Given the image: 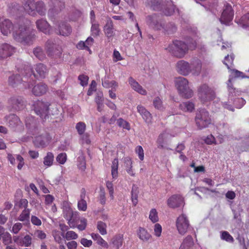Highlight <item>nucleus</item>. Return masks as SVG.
Listing matches in <instances>:
<instances>
[{"label":"nucleus","instance_id":"f257e3e1","mask_svg":"<svg viewBox=\"0 0 249 249\" xmlns=\"http://www.w3.org/2000/svg\"><path fill=\"white\" fill-rule=\"evenodd\" d=\"M30 21L26 19H23L19 21L18 29L14 31L13 36L18 42L23 44L33 43L36 39L34 31L30 28Z\"/></svg>","mask_w":249,"mask_h":249},{"label":"nucleus","instance_id":"f03ea898","mask_svg":"<svg viewBox=\"0 0 249 249\" xmlns=\"http://www.w3.org/2000/svg\"><path fill=\"white\" fill-rule=\"evenodd\" d=\"M196 47V43L192 39L186 40H175L166 49L173 56L182 58L187 53L189 49L194 50Z\"/></svg>","mask_w":249,"mask_h":249},{"label":"nucleus","instance_id":"7ed1b4c3","mask_svg":"<svg viewBox=\"0 0 249 249\" xmlns=\"http://www.w3.org/2000/svg\"><path fill=\"white\" fill-rule=\"evenodd\" d=\"M23 8L29 15L35 16L38 13L39 15L45 16L46 9L43 2L35 1V0H23Z\"/></svg>","mask_w":249,"mask_h":249},{"label":"nucleus","instance_id":"20e7f679","mask_svg":"<svg viewBox=\"0 0 249 249\" xmlns=\"http://www.w3.org/2000/svg\"><path fill=\"white\" fill-rule=\"evenodd\" d=\"M175 86L179 94L183 98L189 99L193 95V90L189 88L188 80L183 77H177L175 80Z\"/></svg>","mask_w":249,"mask_h":249},{"label":"nucleus","instance_id":"39448f33","mask_svg":"<svg viewBox=\"0 0 249 249\" xmlns=\"http://www.w3.org/2000/svg\"><path fill=\"white\" fill-rule=\"evenodd\" d=\"M35 71L33 70L30 66H25L23 70L20 71L21 73L25 76L31 75L33 74L36 78H44L48 72V69L46 66L42 63H38L34 66Z\"/></svg>","mask_w":249,"mask_h":249},{"label":"nucleus","instance_id":"423d86ee","mask_svg":"<svg viewBox=\"0 0 249 249\" xmlns=\"http://www.w3.org/2000/svg\"><path fill=\"white\" fill-rule=\"evenodd\" d=\"M195 122L197 128L202 129L208 127L212 124V119L209 112L202 109L196 112Z\"/></svg>","mask_w":249,"mask_h":249},{"label":"nucleus","instance_id":"0eeeda50","mask_svg":"<svg viewBox=\"0 0 249 249\" xmlns=\"http://www.w3.org/2000/svg\"><path fill=\"white\" fill-rule=\"evenodd\" d=\"M45 50L47 55L52 58H58L61 57L63 52L61 46L55 43L52 39L48 40L45 44Z\"/></svg>","mask_w":249,"mask_h":249},{"label":"nucleus","instance_id":"6e6552de","mask_svg":"<svg viewBox=\"0 0 249 249\" xmlns=\"http://www.w3.org/2000/svg\"><path fill=\"white\" fill-rule=\"evenodd\" d=\"M197 92L199 98L203 103L212 100L215 97L214 90L206 84L200 85Z\"/></svg>","mask_w":249,"mask_h":249},{"label":"nucleus","instance_id":"1a4fd4ad","mask_svg":"<svg viewBox=\"0 0 249 249\" xmlns=\"http://www.w3.org/2000/svg\"><path fill=\"white\" fill-rule=\"evenodd\" d=\"M149 4L154 10L163 11V13L166 16H169L172 15L175 10L174 6L171 4V1H168V4L166 5L169 7L165 8V6L161 4L160 0H150Z\"/></svg>","mask_w":249,"mask_h":249},{"label":"nucleus","instance_id":"9d476101","mask_svg":"<svg viewBox=\"0 0 249 249\" xmlns=\"http://www.w3.org/2000/svg\"><path fill=\"white\" fill-rule=\"evenodd\" d=\"M50 106L49 102L37 100L34 104V109L36 115L45 119L48 116Z\"/></svg>","mask_w":249,"mask_h":249},{"label":"nucleus","instance_id":"9b49d317","mask_svg":"<svg viewBox=\"0 0 249 249\" xmlns=\"http://www.w3.org/2000/svg\"><path fill=\"white\" fill-rule=\"evenodd\" d=\"M147 24L155 30L164 29L165 24L163 21L160 19V16L156 14L150 15L146 18Z\"/></svg>","mask_w":249,"mask_h":249},{"label":"nucleus","instance_id":"f8f14e48","mask_svg":"<svg viewBox=\"0 0 249 249\" xmlns=\"http://www.w3.org/2000/svg\"><path fill=\"white\" fill-rule=\"evenodd\" d=\"M54 31L57 35L67 36L71 35L72 29L71 26L65 21H58L54 23Z\"/></svg>","mask_w":249,"mask_h":249},{"label":"nucleus","instance_id":"ddd939ff","mask_svg":"<svg viewBox=\"0 0 249 249\" xmlns=\"http://www.w3.org/2000/svg\"><path fill=\"white\" fill-rule=\"evenodd\" d=\"M189 221L186 216L182 214L176 220V227L178 233L181 235L185 234L189 228Z\"/></svg>","mask_w":249,"mask_h":249},{"label":"nucleus","instance_id":"4468645a","mask_svg":"<svg viewBox=\"0 0 249 249\" xmlns=\"http://www.w3.org/2000/svg\"><path fill=\"white\" fill-rule=\"evenodd\" d=\"M234 16L233 10L229 4L225 5L219 20L222 24H228L232 21Z\"/></svg>","mask_w":249,"mask_h":249},{"label":"nucleus","instance_id":"2eb2a0df","mask_svg":"<svg viewBox=\"0 0 249 249\" xmlns=\"http://www.w3.org/2000/svg\"><path fill=\"white\" fill-rule=\"evenodd\" d=\"M177 71L183 76H187L191 73V65L190 63L183 60H179L176 65Z\"/></svg>","mask_w":249,"mask_h":249},{"label":"nucleus","instance_id":"dca6fc26","mask_svg":"<svg viewBox=\"0 0 249 249\" xmlns=\"http://www.w3.org/2000/svg\"><path fill=\"white\" fill-rule=\"evenodd\" d=\"M52 140V136L48 133L36 136L34 141L35 145L38 147H45L48 145Z\"/></svg>","mask_w":249,"mask_h":249},{"label":"nucleus","instance_id":"f3484780","mask_svg":"<svg viewBox=\"0 0 249 249\" xmlns=\"http://www.w3.org/2000/svg\"><path fill=\"white\" fill-rule=\"evenodd\" d=\"M37 29L46 35H51L53 33V28L50 24L45 19H40L36 22Z\"/></svg>","mask_w":249,"mask_h":249},{"label":"nucleus","instance_id":"a211bd4d","mask_svg":"<svg viewBox=\"0 0 249 249\" xmlns=\"http://www.w3.org/2000/svg\"><path fill=\"white\" fill-rule=\"evenodd\" d=\"M15 52V49L9 44H0V59L11 56Z\"/></svg>","mask_w":249,"mask_h":249},{"label":"nucleus","instance_id":"6ab92c4d","mask_svg":"<svg viewBox=\"0 0 249 249\" xmlns=\"http://www.w3.org/2000/svg\"><path fill=\"white\" fill-rule=\"evenodd\" d=\"M184 203L183 198L179 195H174L167 200L168 206L171 208H176L180 207Z\"/></svg>","mask_w":249,"mask_h":249},{"label":"nucleus","instance_id":"aec40b11","mask_svg":"<svg viewBox=\"0 0 249 249\" xmlns=\"http://www.w3.org/2000/svg\"><path fill=\"white\" fill-rule=\"evenodd\" d=\"M190 64L191 73L195 75H198L201 72L202 67L201 60L197 57L193 58Z\"/></svg>","mask_w":249,"mask_h":249},{"label":"nucleus","instance_id":"412c9836","mask_svg":"<svg viewBox=\"0 0 249 249\" xmlns=\"http://www.w3.org/2000/svg\"><path fill=\"white\" fill-rule=\"evenodd\" d=\"M103 30L107 39L111 40L115 36V32L114 31L113 21L110 18L107 20L106 24L103 28Z\"/></svg>","mask_w":249,"mask_h":249},{"label":"nucleus","instance_id":"4be33fe9","mask_svg":"<svg viewBox=\"0 0 249 249\" xmlns=\"http://www.w3.org/2000/svg\"><path fill=\"white\" fill-rule=\"evenodd\" d=\"M0 29L4 36H7L14 29V25L9 19H4L0 24Z\"/></svg>","mask_w":249,"mask_h":249},{"label":"nucleus","instance_id":"5701e85b","mask_svg":"<svg viewBox=\"0 0 249 249\" xmlns=\"http://www.w3.org/2000/svg\"><path fill=\"white\" fill-rule=\"evenodd\" d=\"M54 4V5L53 7L50 8L48 11V15L50 18L54 16L55 14H57L65 7L64 2L59 0H55Z\"/></svg>","mask_w":249,"mask_h":249},{"label":"nucleus","instance_id":"b1692460","mask_svg":"<svg viewBox=\"0 0 249 249\" xmlns=\"http://www.w3.org/2000/svg\"><path fill=\"white\" fill-rule=\"evenodd\" d=\"M86 191L83 188L80 191V199L78 201L77 207L79 211L85 212L87 209V203L86 200Z\"/></svg>","mask_w":249,"mask_h":249},{"label":"nucleus","instance_id":"393cba45","mask_svg":"<svg viewBox=\"0 0 249 249\" xmlns=\"http://www.w3.org/2000/svg\"><path fill=\"white\" fill-rule=\"evenodd\" d=\"M124 236L122 234H118L114 235L110 242V244L115 249H119L123 245Z\"/></svg>","mask_w":249,"mask_h":249},{"label":"nucleus","instance_id":"a878e982","mask_svg":"<svg viewBox=\"0 0 249 249\" xmlns=\"http://www.w3.org/2000/svg\"><path fill=\"white\" fill-rule=\"evenodd\" d=\"M129 84L132 88L139 93L145 95L147 92L133 78L130 77L128 79Z\"/></svg>","mask_w":249,"mask_h":249},{"label":"nucleus","instance_id":"bb28decb","mask_svg":"<svg viewBox=\"0 0 249 249\" xmlns=\"http://www.w3.org/2000/svg\"><path fill=\"white\" fill-rule=\"evenodd\" d=\"M48 89L47 86L43 83H39L36 86L32 89V93L37 96H41L47 92Z\"/></svg>","mask_w":249,"mask_h":249},{"label":"nucleus","instance_id":"cd10ccee","mask_svg":"<svg viewBox=\"0 0 249 249\" xmlns=\"http://www.w3.org/2000/svg\"><path fill=\"white\" fill-rule=\"evenodd\" d=\"M235 21L242 28L249 27V13L243 15L240 18L236 17Z\"/></svg>","mask_w":249,"mask_h":249},{"label":"nucleus","instance_id":"c85d7f7f","mask_svg":"<svg viewBox=\"0 0 249 249\" xmlns=\"http://www.w3.org/2000/svg\"><path fill=\"white\" fill-rule=\"evenodd\" d=\"M137 108L138 112L141 114L145 122L147 123H151L152 118L151 113L141 105L138 106Z\"/></svg>","mask_w":249,"mask_h":249},{"label":"nucleus","instance_id":"c756f323","mask_svg":"<svg viewBox=\"0 0 249 249\" xmlns=\"http://www.w3.org/2000/svg\"><path fill=\"white\" fill-rule=\"evenodd\" d=\"M139 238L143 242H147L152 238L151 235L144 228L140 227L137 231Z\"/></svg>","mask_w":249,"mask_h":249},{"label":"nucleus","instance_id":"7c9ffc66","mask_svg":"<svg viewBox=\"0 0 249 249\" xmlns=\"http://www.w3.org/2000/svg\"><path fill=\"white\" fill-rule=\"evenodd\" d=\"M179 108L184 112H192L195 109V105L190 101L182 102L179 105Z\"/></svg>","mask_w":249,"mask_h":249},{"label":"nucleus","instance_id":"2f4dec72","mask_svg":"<svg viewBox=\"0 0 249 249\" xmlns=\"http://www.w3.org/2000/svg\"><path fill=\"white\" fill-rule=\"evenodd\" d=\"M194 245L193 239L191 235H188L183 240L179 249H188Z\"/></svg>","mask_w":249,"mask_h":249},{"label":"nucleus","instance_id":"473e14b6","mask_svg":"<svg viewBox=\"0 0 249 249\" xmlns=\"http://www.w3.org/2000/svg\"><path fill=\"white\" fill-rule=\"evenodd\" d=\"M54 155L52 152H48L43 158V164L46 167H50L53 164Z\"/></svg>","mask_w":249,"mask_h":249},{"label":"nucleus","instance_id":"72a5a7b5","mask_svg":"<svg viewBox=\"0 0 249 249\" xmlns=\"http://www.w3.org/2000/svg\"><path fill=\"white\" fill-rule=\"evenodd\" d=\"M139 188L135 184H133L131 190V200L133 206H135L138 202Z\"/></svg>","mask_w":249,"mask_h":249},{"label":"nucleus","instance_id":"f704fd0d","mask_svg":"<svg viewBox=\"0 0 249 249\" xmlns=\"http://www.w3.org/2000/svg\"><path fill=\"white\" fill-rule=\"evenodd\" d=\"M30 209L23 210L18 216V219L21 222H28L30 220Z\"/></svg>","mask_w":249,"mask_h":249},{"label":"nucleus","instance_id":"c9c22d12","mask_svg":"<svg viewBox=\"0 0 249 249\" xmlns=\"http://www.w3.org/2000/svg\"><path fill=\"white\" fill-rule=\"evenodd\" d=\"M118 165L119 163L118 159H114L112 162L111 165V175L112 178L114 179H116L118 177Z\"/></svg>","mask_w":249,"mask_h":249},{"label":"nucleus","instance_id":"e433bc0d","mask_svg":"<svg viewBox=\"0 0 249 249\" xmlns=\"http://www.w3.org/2000/svg\"><path fill=\"white\" fill-rule=\"evenodd\" d=\"M73 215V212L71 210L69 209L67 213H64V217L68 220V224L71 228H74L76 227L75 224L73 221L72 217Z\"/></svg>","mask_w":249,"mask_h":249},{"label":"nucleus","instance_id":"4c0bfd02","mask_svg":"<svg viewBox=\"0 0 249 249\" xmlns=\"http://www.w3.org/2000/svg\"><path fill=\"white\" fill-rule=\"evenodd\" d=\"M52 235L56 242L58 244H61L63 238H65L64 234L63 232H61L58 231L54 230L53 231Z\"/></svg>","mask_w":249,"mask_h":249},{"label":"nucleus","instance_id":"58836bf2","mask_svg":"<svg viewBox=\"0 0 249 249\" xmlns=\"http://www.w3.org/2000/svg\"><path fill=\"white\" fill-rule=\"evenodd\" d=\"M117 124L120 127L127 130H130L131 127L130 124L122 118H120L117 120Z\"/></svg>","mask_w":249,"mask_h":249},{"label":"nucleus","instance_id":"ea45409f","mask_svg":"<svg viewBox=\"0 0 249 249\" xmlns=\"http://www.w3.org/2000/svg\"><path fill=\"white\" fill-rule=\"evenodd\" d=\"M34 55L39 60H42L45 58V54L42 48L40 47H36L33 51Z\"/></svg>","mask_w":249,"mask_h":249},{"label":"nucleus","instance_id":"a19ab883","mask_svg":"<svg viewBox=\"0 0 249 249\" xmlns=\"http://www.w3.org/2000/svg\"><path fill=\"white\" fill-rule=\"evenodd\" d=\"M19 8V6L17 3L13 2L8 5L7 11L10 14H16L18 11Z\"/></svg>","mask_w":249,"mask_h":249},{"label":"nucleus","instance_id":"79ce46f5","mask_svg":"<svg viewBox=\"0 0 249 249\" xmlns=\"http://www.w3.org/2000/svg\"><path fill=\"white\" fill-rule=\"evenodd\" d=\"M9 126L14 127L20 123L19 118L16 115L12 114L9 116Z\"/></svg>","mask_w":249,"mask_h":249},{"label":"nucleus","instance_id":"37998d69","mask_svg":"<svg viewBox=\"0 0 249 249\" xmlns=\"http://www.w3.org/2000/svg\"><path fill=\"white\" fill-rule=\"evenodd\" d=\"M166 138V133L165 132H163L159 135L156 141L159 148L161 149L163 148V143Z\"/></svg>","mask_w":249,"mask_h":249},{"label":"nucleus","instance_id":"c03bdc74","mask_svg":"<svg viewBox=\"0 0 249 249\" xmlns=\"http://www.w3.org/2000/svg\"><path fill=\"white\" fill-rule=\"evenodd\" d=\"M21 78L19 74L13 75L9 78V83L12 86L20 83Z\"/></svg>","mask_w":249,"mask_h":249},{"label":"nucleus","instance_id":"a18cd8bd","mask_svg":"<svg viewBox=\"0 0 249 249\" xmlns=\"http://www.w3.org/2000/svg\"><path fill=\"white\" fill-rule=\"evenodd\" d=\"M91 27L90 29L91 35L93 37H97L99 36L100 32V29L99 28V24L96 23H91Z\"/></svg>","mask_w":249,"mask_h":249},{"label":"nucleus","instance_id":"49530a36","mask_svg":"<svg viewBox=\"0 0 249 249\" xmlns=\"http://www.w3.org/2000/svg\"><path fill=\"white\" fill-rule=\"evenodd\" d=\"M75 128L78 134L81 136L85 133L86 129V124L84 122H80L76 124Z\"/></svg>","mask_w":249,"mask_h":249},{"label":"nucleus","instance_id":"de8ad7c7","mask_svg":"<svg viewBox=\"0 0 249 249\" xmlns=\"http://www.w3.org/2000/svg\"><path fill=\"white\" fill-rule=\"evenodd\" d=\"M107 225L102 221H98L97 222V228L101 234L104 235L107 233Z\"/></svg>","mask_w":249,"mask_h":249},{"label":"nucleus","instance_id":"09e8293b","mask_svg":"<svg viewBox=\"0 0 249 249\" xmlns=\"http://www.w3.org/2000/svg\"><path fill=\"white\" fill-rule=\"evenodd\" d=\"M149 218L153 223H155L159 221V216L156 209H152L150 210Z\"/></svg>","mask_w":249,"mask_h":249},{"label":"nucleus","instance_id":"8fccbe9b","mask_svg":"<svg viewBox=\"0 0 249 249\" xmlns=\"http://www.w3.org/2000/svg\"><path fill=\"white\" fill-rule=\"evenodd\" d=\"M221 239L230 243H232L234 241L232 236L227 231L221 232Z\"/></svg>","mask_w":249,"mask_h":249},{"label":"nucleus","instance_id":"3c124183","mask_svg":"<svg viewBox=\"0 0 249 249\" xmlns=\"http://www.w3.org/2000/svg\"><path fill=\"white\" fill-rule=\"evenodd\" d=\"M78 167L82 171H85L86 168L85 158L83 155L79 156L78 159Z\"/></svg>","mask_w":249,"mask_h":249},{"label":"nucleus","instance_id":"603ef678","mask_svg":"<svg viewBox=\"0 0 249 249\" xmlns=\"http://www.w3.org/2000/svg\"><path fill=\"white\" fill-rule=\"evenodd\" d=\"M102 85L106 88H116L118 87V83L114 80L111 81L109 80H105L104 81H102Z\"/></svg>","mask_w":249,"mask_h":249},{"label":"nucleus","instance_id":"864d4df0","mask_svg":"<svg viewBox=\"0 0 249 249\" xmlns=\"http://www.w3.org/2000/svg\"><path fill=\"white\" fill-rule=\"evenodd\" d=\"M3 243L5 245H8L12 243V236L8 232H4L1 236Z\"/></svg>","mask_w":249,"mask_h":249},{"label":"nucleus","instance_id":"5fc2aeb1","mask_svg":"<svg viewBox=\"0 0 249 249\" xmlns=\"http://www.w3.org/2000/svg\"><path fill=\"white\" fill-rule=\"evenodd\" d=\"M22 246L26 247H30L32 243V238L28 234L26 235L23 238H22Z\"/></svg>","mask_w":249,"mask_h":249},{"label":"nucleus","instance_id":"6e6d98bb","mask_svg":"<svg viewBox=\"0 0 249 249\" xmlns=\"http://www.w3.org/2000/svg\"><path fill=\"white\" fill-rule=\"evenodd\" d=\"M15 206H17L19 209H24V210L27 209L28 201L26 199L22 198L15 204Z\"/></svg>","mask_w":249,"mask_h":249},{"label":"nucleus","instance_id":"4d7b16f0","mask_svg":"<svg viewBox=\"0 0 249 249\" xmlns=\"http://www.w3.org/2000/svg\"><path fill=\"white\" fill-rule=\"evenodd\" d=\"M234 59V56L233 54H231L230 55H227L225 56L224 64L227 66L228 69H230L229 65H231L233 64Z\"/></svg>","mask_w":249,"mask_h":249},{"label":"nucleus","instance_id":"13d9d810","mask_svg":"<svg viewBox=\"0 0 249 249\" xmlns=\"http://www.w3.org/2000/svg\"><path fill=\"white\" fill-rule=\"evenodd\" d=\"M64 236L67 240L76 239L78 238V234L72 231H68Z\"/></svg>","mask_w":249,"mask_h":249},{"label":"nucleus","instance_id":"bf43d9fd","mask_svg":"<svg viewBox=\"0 0 249 249\" xmlns=\"http://www.w3.org/2000/svg\"><path fill=\"white\" fill-rule=\"evenodd\" d=\"M153 105L154 107L158 109L162 110L163 109L162 101L159 97H156L154 100Z\"/></svg>","mask_w":249,"mask_h":249},{"label":"nucleus","instance_id":"052dcab7","mask_svg":"<svg viewBox=\"0 0 249 249\" xmlns=\"http://www.w3.org/2000/svg\"><path fill=\"white\" fill-rule=\"evenodd\" d=\"M106 187L108 190L109 194L110 196V197L111 200L114 199V188H113V184L111 181H107L106 182Z\"/></svg>","mask_w":249,"mask_h":249},{"label":"nucleus","instance_id":"680f3d73","mask_svg":"<svg viewBox=\"0 0 249 249\" xmlns=\"http://www.w3.org/2000/svg\"><path fill=\"white\" fill-rule=\"evenodd\" d=\"M56 161L61 164H64L67 160V155L65 153H61L56 158Z\"/></svg>","mask_w":249,"mask_h":249},{"label":"nucleus","instance_id":"e2e57ef3","mask_svg":"<svg viewBox=\"0 0 249 249\" xmlns=\"http://www.w3.org/2000/svg\"><path fill=\"white\" fill-rule=\"evenodd\" d=\"M162 231V227L159 223H156L154 226V235L157 237H159L161 236Z\"/></svg>","mask_w":249,"mask_h":249},{"label":"nucleus","instance_id":"0e129e2a","mask_svg":"<svg viewBox=\"0 0 249 249\" xmlns=\"http://www.w3.org/2000/svg\"><path fill=\"white\" fill-rule=\"evenodd\" d=\"M135 151L138 154L140 160H143L144 159V151L142 147L138 145L135 148Z\"/></svg>","mask_w":249,"mask_h":249},{"label":"nucleus","instance_id":"69168bd1","mask_svg":"<svg viewBox=\"0 0 249 249\" xmlns=\"http://www.w3.org/2000/svg\"><path fill=\"white\" fill-rule=\"evenodd\" d=\"M78 80L80 81L81 85L84 87L88 85L89 77L84 74H81L78 76Z\"/></svg>","mask_w":249,"mask_h":249},{"label":"nucleus","instance_id":"338daca9","mask_svg":"<svg viewBox=\"0 0 249 249\" xmlns=\"http://www.w3.org/2000/svg\"><path fill=\"white\" fill-rule=\"evenodd\" d=\"M22 227L23 225L21 223H16L13 225L12 229V230H11V231L14 234H17L22 229Z\"/></svg>","mask_w":249,"mask_h":249},{"label":"nucleus","instance_id":"774afa93","mask_svg":"<svg viewBox=\"0 0 249 249\" xmlns=\"http://www.w3.org/2000/svg\"><path fill=\"white\" fill-rule=\"evenodd\" d=\"M96 90V83L94 80H92L90 87L88 90L87 95L88 96H90L92 94L93 91H94Z\"/></svg>","mask_w":249,"mask_h":249}]
</instances>
